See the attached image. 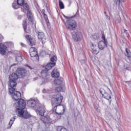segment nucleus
I'll use <instances>...</instances> for the list:
<instances>
[{
    "label": "nucleus",
    "instance_id": "obj_49",
    "mask_svg": "<svg viewBox=\"0 0 131 131\" xmlns=\"http://www.w3.org/2000/svg\"><path fill=\"white\" fill-rule=\"evenodd\" d=\"M19 14V12L18 11H16L15 12V15H18Z\"/></svg>",
    "mask_w": 131,
    "mask_h": 131
},
{
    "label": "nucleus",
    "instance_id": "obj_37",
    "mask_svg": "<svg viewBox=\"0 0 131 131\" xmlns=\"http://www.w3.org/2000/svg\"><path fill=\"white\" fill-rule=\"evenodd\" d=\"M79 17V11L77 10V12L75 15L72 16H71V19H73V18L78 17Z\"/></svg>",
    "mask_w": 131,
    "mask_h": 131
},
{
    "label": "nucleus",
    "instance_id": "obj_35",
    "mask_svg": "<svg viewBox=\"0 0 131 131\" xmlns=\"http://www.w3.org/2000/svg\"><path fill=\"white\" fill-rule=\"evenodd\" d=\"M16 60L17 62H22L23 61V58H22V56H18L16 57Z\"/></svg>",
    "mask_w": 131,
    "mask_h": 131
},
{
    "label": "nucleus",
    "instance_id": "obj_45",
    "mask_svg": "<svg viewBox=\"0 0 131 131\" xmlns=\"http://www.w3.org/2000/svg\"><path fill=\"white\" fill-rule=\"evenodd\" d=\"M105 17L106 19H107V20H110V16H109L108 14H106Z\"/></svg>",
    "mask_w": 131,
    "mask_h": 131
},
{
    "label": "nucleus",
    "instance_id": "obj_14",
    "mask_svg": "<svg viewBox=\"0 0 131 131\" xmlns=\"http://www.w3.org/2000/svg\"><path fill=\"white\" fill-rule=\"evenodd\" d=\"M38 34V38L41 41L42 45H45L47 42V37L45 35V33L42 32H37Z\"/></svg>",
    "mask_w": 131,
    "mask_h": 131
},
{
    "label": "nucleus",
    "instance_id": "obj_33",
    "mask_svg": "<svg viewBox=\"0 0 131 131\" xmlns=\"http://www.w3.org/2000/svg\"><path fill=\"white\" fill-rule=\"evenodd\" d=\"M59 6L60 9H64L65 7L64 6V4L63 2L59 0Z\"/></svg>",
    "mask_w": 131,
    "mask_h": 131
},
{
    "label": "nucleus",
    "instance_id": "obj_50",
    "mask_svg": "<svg viewBox=\"0 0 131 131\" xmlns=\"http://www.w3.org/2000/svg\"><path fill=\"white\" fill-rule=\"evenodd\" d=\"M104 13L105 16H106V15H107V12L106 11H104Z\"/></svg>",
    "mask_w": 131,
    "mask_h": 131
},
{
    "label": "nucleus",
    "instance_id": "obj_12",
    "mask_svg": "<svg viewBox=\"0 0 131 131\" xmlns=\"http://www.w3.org/2000/svg\"><path fill=\"white\" fill-rule=\"evenodd\" d=\"M27 43L29 46H35L36 41L34 38L32 37L30 35H27L25 36Z\"/></svg>",
    "mask_w": 131,
    "mask_h": 131
},
{
    "label": "nucleus",
    "instance_id": "obj_19",
    "mask_svg": "<svg viewBox=\"0 0 131 131\" xmlns=\"http://www.w3.org/2000/svg\"><path fill=\"white\" fill-rule=\"evenodd\" d=\"M9 78L11 80L17 81L18 78H19V75L16 73H13L11 75H9Z\"/></svg>",
    "mask_w": 131,
    "mask_h": 131
},
{
    "label": "nucleus",
    "instance_id": "obj_10",
    "mask_svg": "<svg viewBox=\"0 0 131 131\" xmlns=\"http://www.w3.org/2000/svg\"><path fill=\"white\" fill-rule=\"evenodd\" d=\"M16 73L21 78H24L25 76H27V70L24 68H18L16 71Z\"/></svg>",
    "mask_w": 131,
    "mask_h": 131
},
{
    "label": "nucleus",
    "instance_id": "obj_34",
    "mask_svg": "<svg viewBox=\"0 0 131 131\" xmlns=\"http://www.w3.org/2000/svg\"><path fill=\"white\" fill-rule=\"evenodd\" d=\"M50 60L51 62H52V63H55V62L57 61V56H56V55L52 56L50 59Z\"/></svg>",
    "mask_w": 131,
    "mask_h": 131
},
{
    "label": "nucleus",
    "instance_id": "obj_4",
    "mask_svg": "<svg viewBox=\"0 0 131 131\" xmlns=\"http://www.w3.org/2000/svg\"><path fill=\"white\" fill-rule=\"evenodd\" d=\"M63 101V96L61 94L58 93L57 94H55L53 95L51 99L52 105L54 106L55 105H60Z\"/></svg>",
    "mask_w": 131,
    "mask_h": 131
},
{
    "label": "nucleus",
    "instance_id": "obj_1",
    "mask_svg": "<svg viewBox=\"0 0 131 131\" xmlns=\"http://www.w3.org/2000/svg\"><path fill=\"white\" fill-rule=\"evenodd\" d=\"M17 103V105L16 106V109L15 110V112L19 117H23L24 119H28L31 117L30 114L28 113L27 111L24 110L26 108V102L25 100L22 98L18 99L16 101Z\"/></svg>",
    "mask_w": 131,
    "mask_h": 131
},
{
    "label": "nucleus",
    "instance_id": "obj_20",
    "mask_svg": "<svg viewBox=\"0 0 131 131\" xmlns=\"http://www.w3.org/2000/svg\"><path fill=\"white\" fill-rule=\"evenodd\" d=\"M8 85L10 86L9 89H15V86H17V82L13 80H9Z\"/></svg>",
    "mask_w": 131,
    "mask_h": 131
},
{
    "label": "nucleus",
    "instance_id": "obj_13",
    "mask_svg": "<svg viewBox=\"0 0 131 131\" xmlns=\"http://www.w3.org/2000/svg\"><path fill=\"white\" fill-rule=\"evenodd\" d=\"M40 120L45 124H50V123H53V120L48 116H41L40 117Z\"/></svg>",
    "mask_w": 131,
    "mask_h": 131
},
{
    "label": "nucleus",
    "instance_id": "obj_28",
    "mask_svg": "<svg viewBox=\"0 0 131 131\" xmlns=\"http://www.w3.org/2000/svg\"><path fill=\"white\" fill-rule=\"evenodd\" d=\"M19 6L20 5H18V3L16 1H14V2L12 3V8L14 10H17V9H19V8H20Z\"/></svg>",
    "mask_w": 131,
    "mask_h": 131
},
{
    "label": "nucleus",
    "instance_id": "obj_21",
    "mask_svg": "<svg viewBox=\"0 0 131 131\" xmlns=\"http://www.w3.org/2000/svg\"><path fill=\"white\" fill-rule=\"evenodd\" d=\"M125 0H114V3L118 7L119 10H121V7H122V2H124Z\"/></svg>",
    "mask_w": 131,
    "mask_h": 131
},
{
    "label": "nucleus",
    "instance_id": "obj_16",
    "mask_svg": "<svg viewBox=\"0 0 131 131\" xmlns=\"http://www.w3.org/2000/svg\"><path fill=\"white\" fill-rule=\"evenodd\" d=\"M58 106H61L59 104H55V105L53 106V108H52V112L53 113H55L56 114H57V115L59 116V118H61V116L63 115V114H64V113L65 112V108H63V112H60V113H58L57 112V107Z\"/></svg>",
    "mask_w": 131,
    "mask_h": 131
},
{
    "label": "nucleus",
    "instance_id": "obj_31",
    "mask_svg": "<svg viewBox=\"0 0 131 131\" xmlns=\"http://www.w3.org/2000/svg\"><path fill=\"white\" fill-rule=\"evenodd\" d=\"M16 2L17 3L18 6H23L24 3H25V0H17Z\"/></svg>",
    "mask_w": 131,
    "mask_h": 131
},
{
    "label": "nucleus",
    "instance_id": "obj_40",
    "mask_svg": "<svg viewBox=\"0 0 131 131\" xmlns=\"http://www.w3.org/2000/svg\"><path fill=\"white\" fill-rule=\"evenodd\" d=\"M25 66L26 67H28V68H29V69H30V70L31 71H33V70H35V68H34V67H31L30 66H29L28 64H25Z\"/></svg>",
    "mask_w": 131,
    "mask_h": 131
},
{
    "label": "nucleus",
    "instance_id": "obj_39",
    "mask_svg": "<svg viewBox=\"0 0 131 131\" xmlns=\"http://www.w3.org/2000/svg\"><path fill=\"white\" fill-rule=\"evenodd\" d=\"M124 69L125 70H128L129 71H131V68H130V66H129V65L128 64H125L124 65Z\"/></svg>",
    "mask_w": 131,
    "mask_h": 131
},
{
    "label": "nucleus",
    "instance_id": "obj_18",
    "mask_svg": "<svg viewBox=\"0 0 131 131\" xmlns=\"http://www.w3.org/2000/svg\"><path fill=\"white\" fill-rule=\"evenodd\" d=\"M51 75L53 78H59L60 77V72L58 71L57 69H54L51 73Z\"/></svg>",
    "mask_w": 131,
    "mask_h": 131
},
{
    "label": "nucleus",
    "instance_id": "obj_42",
    "mask_svg": "<svg viewBox=\"0 0 131 131\" xmlns=\"http://www.w3.org/2000/svg\"><path fill=\"white\" fill-rule=\"evenodd\" d=\"M95 109H96V111L99 113L101 112V110L100 109V107L98 105H95Z\"/></svg>",
    "mask_w": 131,
    "mask_h": 131
},
{
    "label": "nucleus",
    "instance_id": "obj_11",
    "mask_svg": "<svg viewBox=\"0 0 131 131\" xmlns=\"http://www.w3.org/2000/svg\"><path fill=\"white\" fill-rule=\"evenodd\" d=\"M72 36L74 41H80L81 40V33L78 31H74L72 33Z\"/></svg>",
    "mask_w": 131,
    "mask_h": 131
},
{
    "label": "nucleus",
    "instance_id": "obj_8",
    "mask_svg": "<svg viewBox=\"0 0 131 131\" xmlns=\"http://www.w3.org/2000/svg\"><path fill=\"white\" fill-rule=\"evenodd\" d=\"M8 47L3 43H0V54L4 56L5 59L9 58V54H7Z\"/></svg>",
    "mask_w": 131,
    "mask_h": 131
},
{
    "label": "nucleus",
    "instance_id": "obj_5",
    "mask_svg": "<svg viewBox=\"0 0 131 131\" xmlns=\"http://www.w3.org/2000/svg\"><path fill=\"white\" fill-rule=\"evenodd\" d=\"M9 92L14 101H18L21 99V93L16 91L15 89H9Z\"/></svg>",
    "mask_w": 131,
    "mask_h": 131
},
{
    "label": "nucleus",
    "instance_id": "obj_38",
    "mask_svg": "<svg viewBox=\"0 0 131 131\" xmlns=\"http://www.w3.org/2000/svg\"><path fill=\"white\" fill-rule=\"evenodd\" d=\"M62 90V87L61 86H59L58 87H56L55 89V92L57 93H60V92H61Z\"/></svg>",
    "mask_w": 131,
    "mask_h": 131
},
{
    "label": "nucleus",
    "instance_id": "obj_52",
    "mask_svg": "<svg viewBox=\"0 0 131 131\" xmlns=\"http://www.w3.org/2000/svg\"><path fill=\"white\" fill-rule=\"evenodd\" d=\"M86 131H92L91 130H90V129H88L86 130Z\"/></svg>",
    "mask_w": 131,
    "mask_h": 131
},
{
    "label": "nucleus",
    "instance_id": "obj_22",
    "mask_svg": "<svg viewBox=\"0 0 131 131\" xmlns=\"http://www.w3.org/2000/svg\"><path fill=\"white\" fill-rule=\"evenodd\" d=\"M38 112L39 115L41 116H43L45 115V113H46V110L45 109V107L43 106H39L38 108Z\"/></svg>",
    "mask_w": 131,
    "mask_h": 131
},
{
    "label": "nucleus",
    "instance_id": "obj_15",
    "mask_svg": "<svg viewBox=\"0 0 131 131\" xmlns=\"http://www.w3.org/2000/svg\"><path fill=\"white\" fill-rule=\"evenodd\" d=\"M22 25H23V28L25 33H30V32H31V29H30V27H28L27 28V26H28L27 21L23 20Z\"/></svg>",
    "mask_w": 131,
    "mask_h": 131
},
{
    "label": "nucleus",
    "instance_id": "obj_9",
    "mask_svg": "<svg viewBox=\"0 0 131 131\" xmlns=\"http://www.w3.org/2000/svg\"><path fill=\"white\" fill-rule=\"evenodd\" d=\"M107 89H105L104 88H101L99 90L100 94L102 96V98L106 99L109 101L110 103H111V95L107 92Z\"/></svg>",
    "mask_w": 131,
    "mask_h": 131
},
{
    "label": "nucleus",
    "instance_id": "obj_48",
    "mask_svg": "<svg viewBox=\"0 0 131 131\" xmlns=\"http://www.w3.org/2000/svg\"><path fill=\"white\" fill-rule=\"evenodd\" d=\"M63 16L64 17V18H66V19H69L68 16H67L66 15L63 14Z\"/></svg>",
    "mask_w": 131,
    "mask_h": 131
},
{
    "label": "nucleus",
    "instance_id": "obj_17",
    "mask_svg": "<svg viewBox=\"0 0 131 131\" xmlns=\"http://www.w3.org/2000/svg\"><path fill=\"white\" fill-rule=\"evenodd\" d=\"M37 100L31 99L27 101V104L29 107L34 108L37 105Z\"/></svg>",
    "mask_w": 131,
    "mask_h": 131
},
{
    "label": "nucleus",
    "instance_id": "obj_27",
    "mask_svg": "<svg viewBox=\"0 0 131 131\" xmlns=\"http://www.w3.org/2000/svg\"><path fill=\"white\" fill-rule=\"evenodd\" d=\"M47 55H49V53H48V51H46V50H42L40 52V56H41L42 58L46 57Z\"/></svg>",
    "mask_w": 131,
    "mask_h": 131
},
{
    "label": "nucleus",
    "instance_id": "obj_41",
    "mask_svg": "<svg viewBox=\"0 0 131 131\" xmlns=\"http://www.w3.org/2000/svg\"><path fill=\"white\" fill-rule=\"evenodd\" d=\"M122 33H125L127 37H128V36L129 35V34L127 32V30H125V29H123L122 30Z\"/></svg>",
    "mask_w": 131,
    "mask_h": 131
},
{
    "label": "nucleus",
    "instance_id": "obj_7",
    "mask_svg": "<svg viewBox=\"0 0 131 131\" xmlns=\"http://www.w3.org/2000/svg\"><path fill=\"white\" fill-rule=\"evenodd\" d=\"M102 39L103 41H100L98 43L99 50H104L107 47V43H108V41L106 39L104 33H102Z\"/></svg>",
    "mask_w": 131,
    "mask_h": 131
},
{
    "label": "nucleus",
    "instance_id": "obj_32",
    "mask_svg": "<svg viewBox=\"0 0 131 131\" xmlns=\"http://www.w3.org/2000/svg\"><path fill=\"white\" fill-rule=\"evenodd\" d=\"M93 38L95 39V40H98L100 38V35L99 34H95L93 36Z\"/></svg>",
    "mask_w": 131,
    "mask_h": 131
},
{
    "label": "nucleus",
    "instance_id": "obj_51",
    "mask_svg": "<svg viewBox=\"0 0 131 131\" xmlns=\"http://www.w3.org/2000/svg\"><path fill=\"white\" fill-rule=\"evenodd\" d=\"M127 82H128V83L131 84V81H127Z\"/></svg>",
    "mask_w": 131,
    "mask_h": 131
},
{
    "label": "nucleus",
    "instance_id": "obj_23",
    "mask_svg": "<svg viewBox=\"0 0 131 131\" xmlns=\"http://www.w3.org/2000/svg\"><path fill=\"white\" fill-rule=\"evenodd\" d=\"M63 83V78L58 77L57 79H55L54 80V84L55 85H60Z\"/></svg>",
    "mask_w": 131,
    "mask_h": 131
},
{
    "label": "nucleus",
    "instance_id": "obj_25",
    "mask_svg": "<svg viewBox=\"0 0 131 131\" xmlns=\"http://www.w3.org/2000/svg\"><path fill=\"white\" fill-rule=\"evenodd\" d=\"M27 17L28 18V20L29 21H30V22H33V16H32V13H31V11H28L27 12Z\"/></svg>",
    "mask_w": 131,
    "mask_h": 131
},
{
    "label": "nucleus",
    "instance_id": "obj_29",
    "mask_svg": "<svg viewBox=\"0 0 131 131\" xmlns=\"http://www.w3.org/2000/svg\"><path fill=\"white\" fill-rule=\"evenodd\" d=\"M16 119V118H15V117H13V118H12L11 119H10V122L9 123V126L7 127V129H10V128H11V127H12V125H13V123H14V121H15V120Z\"/></svg>",
    "mask_w": 131,
    "mask_h": 131
},
{
    "label": "nucleus",
    "instance_id": "obj_47",
    "mask_svg": "<svg viewBox=\"0 0 131 131\" xmlns=\"http://www.w3.org/2000/svg\"><path fill=\"white\" fill-rule=\"evenodd\" d=\"M116 23H119L120 22V20L119 19H117L115 20Z\"/></svg>",
    "mask_w": 131,
    "mask_h": 131
},
{
    "label": "nucleus",
    "instance_id": "obj_24",
    "mask_svg": "<svg viewBox=\"0 0 131 131\" xmlns=\"http://www.w3.org/2000/svg\"><path fill=\"white\" fill-rule=\"evenodd\" d=\"M42 13L43 14V16L45 19L46 22L47 23V25H50V21L49 20V18L48 17V15L46 14V10L45 9L42 10Z\"/></svg>",
    "mask_w": 131,
    "mask_h": 131
},
{
    "label": "nucleus",
    "instance_id": "obj_6",
    "mask_svg": "<svg viewBox=\"0 0 131 131\" xmlns=\"http://www.w3.org/2000/svg\"><path fill=\"white\" fill-rule=\"evenodd\" d=\"M29 52L31 60L33 61H38L39 57H38V53L37 52V49L36 48L31 47Z\"/></svg>",
    "mask_w": 131,
    "mask_h": 131
},
{
    "label": "nucleus",
    "instance_id": "obj_36",
    "mask_svg": "<svg viewBox=\"0 0 131 131\" xmlns=\"http://www.w3.org/2000/svg\"><path fill=\"white\" fill-rule=\"evenodd\" d=\"M24 8H25L26 11H29V5L27 3H24L23 4Z\"/></svg>",
    "mask_w": 131,
    "mask_h": 131
},
{
    "label": "nucleus",
    "instance_id": "obj_3",
    "mask_svg": "<svg viewBox=\"0 0 131 131\" xmlns=\"http://www.w3.org/2000/svg\"><path fill=\"white\" fill-rule=\"evenodd\" d=\"M56 66V62H49L45 66V69H42L41 71V75L43 78L49 76V70H51L53 67Z\"/></svg>",
    "mask_w": 131,
    "mask_h": 131
},
{
    "label": "nucleus",
    "instance_id": "obj_2",
    "mask_svg": "<svg viewBox=\"0 0 131 131\" xmlns=\"http://www.w3.org/2000/svg\"><path fill=\"white\" fill-rule=\"evenodd\" d=\"M66 28L70 31H73L77 28V23L73 19H70L64 22Z\"/></svg>",
    "mask_w": 131,
    "mask_h": 131
},
{
    "label": "nucleus",
    "instance_id": "obj_46",
    "mask_svg": "<svg viewBox=\"0 0 131 131\" xmlns=\"http://www.w3.org/2000/svg\"><path fill=\"white\" fill-rule=\"evenodd\" d=\"M20 45L21 46V47H24V48L26 47V45H25V44H24L22 42L20 43Z\"/></svg>",
    "mask_w": 131,
    "mask_h": 131
},
{
    "label": "nucleus",
    "instance_id": "obj_44",
    "mask_svg": "<svg viewBox=\"0 0 131 131\" xmlns=\"http://www.w3.org/2000/svg\"><path fill=\"white\" fill-rule=\"evenodd\" d=\"M22 17H23V16H22L21 15H17V19L18 20H21V19H22Z\"/></svg>",
    "mask_w": 131,
    "mask_h": 131
},
{
    "label": "nucleus",
    "instance_id": "obj_30",
    "mask_svg": "<svg viewBox=\"0 0 131 131\" xmlns=\"http://www.w3.org/2000/svg\"><path fill=\"white\" fill-rule=\"evenodd\" d=\"M125 55L128 58L129 60H131V52H128L127 48H126V53Z\"/></svg>",
    "mask_w": 131,
    "mask_h": 131
},
{
    "label": "nucleus",
    "instance_id": "obj_26",
    "mask_svg": "<svg viewBox=\"0 0 131 131\" xmlns=\"http://www.w3.org/2000/svg\"><path fill=\"white\" fill-rule=\"evenodd\" d=\"M91 49L93 50L94 53H95V54H97L99 53V51H98V46L92 43Z\"/></svg>",
    "mask_w": 131,
    "mask_h": 131
},
{
    "label": "nucleus",
    "instance_id": "obj_43",
    "mask_svg": "<svg viewBox=\"0 0 131 131\" xmlns=\"http://www.w3.org/2000/svg\"><path fill=\"white\" fill-rule=\"evenodd\" d=\"M7 43H8L11 47H14V43L13 42H7Z\"/></svg>",
    "mask_w": 131,
    "mask_h": 131
}]
</instances>
